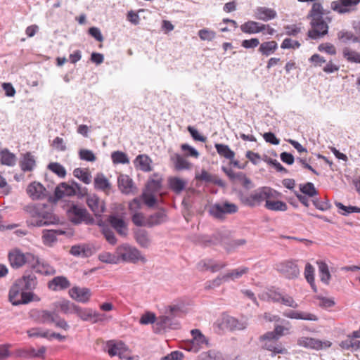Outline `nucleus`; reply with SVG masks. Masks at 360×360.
<instances>
[{
	"mask_svg": "<svg viewBox=\"0 0 360 360\" xmlns=\"http://www.w3.org/2000/svg\"><path fill=\"white\" fill-rule=\"evenodd\" d=\"M141 197L144 203L149 207L155 206V205L157 202V199L155 196V193L143 192Z\"/></svg>",
	"mask_w": 360,
	"mask_h": 360,
	"instance_id": "bf43d9fd",
	"label": "nucleus"
},
{
	"mask_svg": "<svg viewBox=\"0 0 360 360\" xmlns=\"http://www.w3.org/2000/svg\"><path fill=\"white\" fill-rule=\"evenodd\" d=\"M73 174L76 178L86 184H89L91 181V176L87 170H84L82 168H76L73 171Z\"/></svg>",
	"mask_w": 360,
	"mask_h": 360,
	"instance_id": "49530a36",
	"label": "nucleus"
},
{
	"mask_svg": "<svg viewBox=\"0 0 360 360\" xmlns=\"http://www.w3.org/2000/svg\"><path fill=\"white\" fill-rule=\"evenodd\" d=\"M303 264H305L304 270H314L310 263H304L303 261H288L285 263V270H295L302 268Z\"/></svg>",
	"mask_w": 360,
	"mask_h": 360,
	"instance_id": "c03bdc74",
	"label": "nucleus"
},
{
	"mask_svg": "<svg viewBox=\"0 0 360 360\" xmlns=\"http://www.w3.org/2000/svg\"><path fill=\"white\" fill-rule=\"evenodd\" d=\"M136 242L143 248H148L150 244V240L148 232L144 229H139L135 233Z\"/></svg>",
	"mask_w": 360,
	"mask_h": 360,
	"instance_id": "58836bf2",
	"label": "nucleus"
},
{
	"mask_svg": "<svg viewBox=\"0 0 360 360\" xmlns=\"http://www.w3.org/2000/svg\"><path fill=\"white\" fill-rule=\"evenodd\" d=\"M254 15L255 18L259 20L267 22L276 18L277 13L272 8L264 6H258L254 11Z\"/></svg>",
	"mask_w": 360,
	"mask_h": 360,
	"instance_id": "a211bd4d",
	"label": "nucleus"
},
{
	"mask_svg": "<svg viewBox=\"0 0 360 360\" xmlns=\"http://www.w3.org/2000/svg\"><path fill=\"white\" fill-rule=\"evenodd\" d=\"M187 182L177 176H170L168 178V185L169 188L176 194L181 193L186 186Z\"/></svg>",
	"mask_w": 360,
	"mask_h": 360,
	"instance_id": "bb28decb",
	"label": "nucleus"
},
{
	"mask_svg": "<svg viewBox=\"0 0 360 360\" xmlns=\"http://www.w3.org/2000/svg\"><path fill=\"white\" fill-rule=\"evenodd\" d=\"M313 205L316 207V208L321 210V211H326L330 209V204L328 200H320L318 198H314L312 200Z\"/></svg>",
	"mask_w": 360,
	"mask_h": 360,
	"instance_id": "69168bd1",
	"label": "nucleus"
},
{
	"mask_svg": "<svg viewBox=\"0 0 360 360\" xmlns=\"http://www.w3.org/2000/svg\"><path fill=\"white\" fill-rule=\"evenodd\" d=\"M279 303L283 304L285 306L296 309L299 307L297 302L289 295L282 294L281 301Z\"/></svg>",
	"mask_w": 360,
	"mask_h": 360,
	"instance_id": "6e6d98bb",
	"label": "nucleus"
},
{
	"mask_svg": "<svg viewBox=\"0 0 360 360\" xmlns=\"http://www.w3.org/2000/svg\"><path fill=\"white\" fill-rule=\"evenodd\" d=\"M26 192L32 200H43L49 195L46 188L41 183L37 181L30 183L27 187Z\"/></svg>",
	"mask_w": 360,
	"mask_h": 360,
	"instance_id": "9d476101",
	"label": "nucleus"
},
{
	"mask_svg": "<svg viewBox=\"0 0 360 360\" xmlns=\"http://www.w3.org/2000/svg\"><path fill=\"white\" fill-rule=\"evenodd\" d=\"M8 260L13 268L18 269L23 265L27 268L40 270L41 268H48V264L40 262L39 258L30 252L24 253L15 248L8 253Z\"/></svg>",
	"mask_w": 360,
	"mask_h": 360,
	"instance_id": "7ed1b4c3",
	"label": "nucleus"
},
{
	"mask_svg": "<svg viewBox=\"0 0 360 360\" xmlns=\"http://www.w3.org/2000/svg\"><path fill=\"white\" fill-rule=\"evenodd\" d=\"M276 192L270 187L263 186L250 193L240 190L237 196L243 205L253 208L259 206L266 198H273V193Z\"/></svg>",
	"mask_w": 360,
	"mask_h": 360,
	"instance_id": "20e7f679",
	"label": "nucleus"
},
{
	"mask_svg": "<svg viewBox=\"0 0 360 360\" xmlns=\"http://www.w3.org/2000/svg\"><path fill=\"white\" fill-rule=\"evenodd\" d=\"M23 210L31 217L27 221L31 226L41 227L59 223V218L48 204L30 203L25 205Z\"/></svg>",
	"mask_w": 360,
	"mask_h": 360,
	"instance_id": "f257e3e1",
	"label": "nucleus"
},
{
	"mask_svg": "<svg viewBox=\"0 0 360 360\" xmlns=\"http://www.w3.org/2000/svg\"><path fill=\"white\" fill-rule=\"evenodd\" d=\"M268 25L262 24L256 21L248 20L240 26V30L245 34H253L263 32Z\"/></svg>",
	"mask_w": 360,
	"mask_h": 360,
	"instance_id": "f3484780",
	"label": "nucleus"
},
{
	"mask_svg": "<svg viewBox=\"0 0 360 360\" xmlns=\"http://www.w3.org/2000/svg\"><path fill=\"white\" fill-rule=\"evenodd\" d=\"M86 203L96 216L101 215L105 210L103 202L95 195L89 197L86 200Z\"/></svg>",
	"mask_w": 360,
	"mask_h": 360,
	"instance_id": "5701e85b",
	"label": "nucleus"
},
{
	"mask_svg": "<svg viewBox=\"0 0 360 360\" xmlns=\"http://www.w3.org/2000/svg\"><path fill=\"white\" fill-rule=\"evenodd\" d=\"M118 187L124 194H129L134 188L133 180L127 175L120 174L117 178Z\"/></svg>",
	"mask_w": 360,
	"mask_h": 360,
	"instance_id": "393cba45",
	"label": "nucleus"
},
{
	"mask_svg": "<svg viewBox=\"0 0 360 360\" xmlns=\"http://www.w3.org/2000/svg\"><path fill=\"white\" fill-rule=\"evenodd\" d=\"M360 0H339L331 3V8L339 13H349L354 10V7L359 4Z\"/></svg>",
	"mask_w": 360,
	"mask_h": 360,
	"instance_id": "2eb2a0df",
	"label": "nucleus"
},
{
	"mask_svg": "<svg viewBox=\"0 0 360 360\" xmlns=\"http://www.w3.org/2000/svg\"><path fill=\"white\" fill-rule=\"evenodd\" d=\"M48 168L57 174L59 177L63 178L66 175L65 167L58 162H51L48 165Z\"/></svg>",
	"mask_w": 360,
	"mask_h": 360,
	"instance_id": "5fc2aeb1",
	"label": "nucleus"
},
{
	"mask_svg": "<svg viewBox=\"0 0 360 360\" xmlns=\"http://www.w3.org/2000/svg\"><path fill=\"white\" fill-rule=\"evenodd\" d=\"M214 147L217 153L224 158L232 160L235 158V153L233 151L228 145L223 143H216Z\"/></svg>",
	"mask_w": 360,
	"mask_h": 360,
	"instance_id": "f704fd0d",
	"label": "nucleus"
},
{
	"mask_svg": "<svg viewBox=\"0 0 360 360\" xmlns=\"http://www.w3.org/2000/svg\"><path fill=\"white\" fill-rule=\"evenodd\" d=\"M75 314L84 321H91L93 323H97L104 320L103 314H101L89 308H82L77 306Z\"/></svg>",
	"mask_w": 360,
	"mask_h": 360,
	"instance_id": "ddd939ff",
	"label": "nucleus"
},
{
	"mask_svg": "<svg viewBox=\"0 0 360 360\" xmlns=\"http://www.w3.org/2000/svg\"><path fill=\"white\" fill-rule=\"evenodd\" d=\"M198 36L202 40L212 41L216 37V33L208 29H202L198 31Z\"/></svg>",
	"mask_w": 360,
	"mask_h": 360,
	"instance_id": "052dcab7",
	"label": "nucleus"
},
{
	"mask_svg": "<svg viewBox=\"0 0 360 360\" xmlns=\"http://www.w3.org/2000/svg\"><path fill=\"white\" fill-rule=\"evenodd\" d=\"M323 9L320 3H314L307 18L311 20V30L308 32V37L316 39L328 33V26L323 20Z\"/></svg>",
	"mask_w": 360,
	"mask_h": 360,
	"instance_id": "f03ea898",
	"label": "nucleus"
},
{
	"mask_svg": "<svg viewBox=\"0 0 360 360\" xmlns=\"http://www.w3.org/2000/svg\"><path fill=\"white\" fill-rule=\"evenodd\" d=\"M70 286V281L64 276H56L48 283L49 288L53 291L65 290Z\"/></svg>",
	"mask_w": 360,
	"mask_h": 360,
	"instance_id": "b1692460",
	"label": "nucleus"
},
{
	"mask_svg": "<svg viewBox=\"0 0 360 360\" xmlns=\"http://www.w3.org/2000/svg\"><path fill=\"white\" fill-rule=\"evenodd\" d=\"M338 38L343 43H347L349 41L353 43H359V38L353 32L347 30H341L338 33Z\"/></svg>",
	"mask_w": 360,
	"mask_h": 360,
	"instance_id": "ea45409f",
	"label": "nucleus"
},
{
	"mask_svg": "<svg viewBox=\"0 0 360 360\" xmlns=\"http://www.w3.org/2000/svg\"><path fill=\"white\" fill-rule=\"evenodd\" d=\"M283 316L286 318L291 319H300L306 321H318L316 315L305 311H295V310H287L283 312Z\"/></svg>",
	"mask_w": 360,
	"mask_h": 360,
	"instance_id": "aec40b11",
	"label": "nucleus"
},
{
	"mask_svg": "<svg viewBox=\"0 0 360 360\" xmlns=\"http://www.w3.org/2000/svg\"><path fill=\"white\" fill-rule=\"evenodd\" d=\"M297 345L305 348L320 350L330 347L332 343L328 340L321 341L312 338L301 337L297 340Z\"/></svg>",
	"mask_w": 360,
	"mask_h": 360,
	"instance_id": "9b49d317",
	"label": "nucleus"
},
{
	"mask_svg": "<svg viewBox=\"0 0 360 360\" xmlns=\"http://www.w3.org/2000/svg\"><path fill=\"white\" fill-rule=\"evenodd\" d=\"M300 191L308 197H314L318 195L314 185L311 182H307L306 184H300L299 186Z\"/></svg>",
	"mask_w": 360,
	"mask_h": 360,
	"instance_id": "a18cd8bd",
	"label": "nucleus"
},
{
	"mask_svg": "<svg viewBox=\"0 0 360 360\" xmlns=\"http://www.w3.org/2000/svg\"><path fill=\"white\" fill-rule=\"evenodd\" d=\"M116 253L120 262L137 263L141 261L142 263L146 262V259L141 254V252L136 248L131 247L127 244L119 246Z\"/></svg>",
	"mask_w": 360,
	"mask_h": 360,
	"instance_id": "423d86ee",
	"label": "nucleus"
},
{
	"mask_svg": "<svg viewBox=\"0 0 360 360\" xmlns=\"http://www.w3.org/2000/svg\"><path fill=\"white\" fill-rule=\"evenodd\" d=\"M94 184L95 188L97 190L106 191L111 188V185L108 179L104 176L103 173H98L96 174L94 178Z\"/></svg>",
	"mask_w": 360,
	"mask_h": 360,
	"instance_id": "c756f323",
	"label": "nucleus"
},
{
	"mask_svg": "<svg viewBox=\"0 0 360 360\" xmlns=\"http://www.w3.org/2000/svg\"><path fill=\"white\" fill-rule=\"evenodd\" d=\"M150 158L147 155H139L135 160V163L139 165L141 170L143 172H150L152 168Z\"/></svg>",
	"mask_w": 360,
	"mask_h": 360,
	"instance_id": "e433bc0d",
	"label": "nucleus"
},
{
	"mask_svg": "<svg viewBox=\"0 0 360 360\" xmlns=\"http://www.w3.org/2000/svg\"><path fill=\"white\" fill-rule=\"evenodd\" d=\"M70 252L72 255L84 257L88 256L87 252L89 250H86L82 245H74L71 248Z\"/></svg>",
	"mask_w": 360,
	"mask_h": 360,
	"instance_id": "e2e57ef3",
	"label": "nucleus"
},
{
	"mask_svg": "<svg viewBox=\"0 0 360 360\" xmlns=\"http://www.w3.org/2000/svg\"><path fill=\"white\" fill-rule=\"evenodd\" d=\"M18 280H24V288H22V291H30L33 290L37 285L36 277L33 275H29L27 276H23L21 278H19Z\"/></svg>",
	"mask_w": 360,
	"mask_h": 360,
	"instance_id": "09e8293b",
	"label": "nucleus"
},
{
	"mask_svg": "<svg viewBox=\"0 0 360 360\" xmlns=\"http://www.w3.org/2000/svg\"><path fill=\"white\" fill-rule=\"evenodd\" d=\"M259 41L257 38H251L244 39L241 42V46L246 49H255L259 45Z\"/></svg>",
	"mask_w": 360,
	"mask_h": 360,
	"instance_id": "338daca9",
	"label": "nucleus"
},
{
	"mask_svg": "<svg viewBox=\"0 0 360 360\" xmlns=\"http://www.w3.org/2000/svg\"><path fill=\"white\" fill-rule=\"evenodd\" d=\"M270 198L265 200L264 207L271 211H286L288 210L287 204L281 200H270Z\"/></svg>",
	"mask_w": 360,
	"mask_h": 360,
	"instance_id": "72a5a7b5",
	"label": "nucleus"
},
{
	"mask_svg": "<svg viewBox=\"0 0 360 360\" xmlns=\"http://www.w3.org/2000/svg\"><path fill=\"white\" fill-rule=\"evenodd\" d=\"M100 261L105 263L108 264H118L119 258L117 257V254L116 252L115 254H111L110 252H103L101 253L98 256Z\"/></svg>",
	"mask_w": 360,
	"mask_h": 360,
	"instance_id": "603ef678",
	"label": "nucleus"
},
{
	"mask_svg": "<svg viewBox=\"0 0 360 360\" xmlns=\"http://www.w3.org/2000/svg\"><path fill=\"white\" fill-rule=\"evenodd\" d=\"M36 165L34 157L30 152L23 154L22 160L20 161V166L23 172H31Z\"/></svg>",
	"mask_w": 360,
	"mask_h": 360,
	"instance_id": "cd10ccee",
	"label": "nucleus"
},
{
	"mask_svg": "<svg viewBox=\"0 0 360 360\" xmlns=\"http://www.w3.org/2000/svg\"><path fill=\"white\" fill-rule=\"evenodd\" d=\"M184 354L179 351H174L162 358V360H182Z\"/></svg>",
	"mask_w": 360,
	"mask_h": 360,
	"instance_id": "774afa93",
	"label": "nucleus"
},
{
	"mask_svg": "<svg viewBox=\"0 0 360 360\" xmlns=\"http://www.w3.org/2000/svg\"><path fill=\"white\" fill-rule=\"evenodd\" d=\"M17 158L14 153L4 148L0 152V162L1 165L13 167L16 163Z\"/></svg>",
	"mask_w": 360,
	"mask_h": 360,
	"instance_id": "c85d7f7f",
	"label": "nucleus"
},
{
	"mask_svg": "<svg viewBox=\"0 0 360 360\" xmlns=\"http://www.w3.org/2000/svg\"><path fill=\"white\" fill-rule=\"evenodd\" d=\"M56 312L49 311L47 310H41L37 311L38 321L40 323H51L54 321Z\"/></svg>",
	"mask_w": 360,
	"mask_h": 360,
	"instance_id": "a19ab883",
	"label": "nucleus"
},
{
	"mask_svg": "<svg viewBox=\"0 0 360 360\" xmlns=\"http://www.w3.org/2000/svg\"><path fill=\"white\" fill-rule=\"evenodd\" d=\"M192 335L191 342L193 345V350L198 352L200 348L204 346L209 347V341L207 338L198 329H193L191 331Z\"/></svg>",
	"mask_w": 360,
	"mask_h": 360,
	"instance_id": "6ab92c4d",
	"label": "nucleus"
},
{
	"mask_svg": "<svg viewBox=\"0 0 360 360\" xmlns=\"http://www.w3.org/2000/svg\"><path fill=\"white\" fill-rule=\"evenodd\" d=\"M166 214L164 210H160L151 215L148 219L147 224L153 226L163 223L165 221Z\"/></svg>",
	"mask_w": 360,
	"mask_h": 360,
	"instance_id": "4c0bfd02",
	"label": "nucleus"
},
{
	"mask_svg": "<svg viewBox=\"0 0 360 360\" xmlns=\"http://www.w3.org/2000/svg\"><path fill=\"white\" fill-rule=\"evenodd\" d=\"M68 215L74 224H79L83 221L89 222L92 220L86 208L74 204L68 208Z\"/></svg>",
	"mask_w": 360,
	"mask_h": 360,
	"instance_id": "6e6552de",
	"label": "nucleus"
},
{
	"mask_svg": "<svg viewBox=\"0 0 360 360\" xmlns=\"http://www.w3.org/2000/svg\"><path fill=\"white\" fill-rule=\"evenodd\" d=\"M282 322L285 323L287 326L276 325L274 328V332L276 334L278 339L283 335L289 333V330L290 328V323L289 321L283 320Z\"/></svg>",
	"mask_w": 360,
	"mask_h": 360,
	"instance_id": "13d9d810",
	"label": "nucleus"
},
{
	"mask_svg": "<svg viewBox=\"0 0 360 360\" xmlns=\"http://www.w3.org/2000/svg\"><path fill=\"white\" fill-rule=\"evenodd\" d=\"M345 58L350 63H360V53L351 51L349 48H345L342 51Z\"/></svg>",
	"mask_w": 360,
	"mask_h": 360,
	"instance_id": "de8ad7c7",
	"label": "nucleus"
},
{
	"mask_svg": "<svg viewBox=\"0 0 360 360\" xmlns=\"http://www.w3.org/2000/svg\"><path fill=\"white\" fill-rule=\"evenodd\" d=\"M65 233V231L60 229L44 230L42 234L44 243L46 245H51L56 241L57 236L63 235Z\"/></svg>",
	"mask_w": 360,
	"mask_h": 360,
	"instance_id": "7c9ffc66",
	"label": "nucleus"
},
{
	"mask_svg": "<svg viewBox=\"0 0 360 360\" xmlns=\"http://www.w3.org/2000/svg\"><path fill=\"white\" fill-rule=\"evenodd\" d=\"M173 160L177 170L187 169L190 167V163L179 154H175Z\"/></svg>",
	"mask_w": 360,
	"mask_h": 360,
	"instance_id": "864d4df0",
	"label": "nucleus"
},
{
	"mask_svg": "<svg viewBox=\"0 0 360 360\" xmlns=\"http://www.w3.org/2000/svg\"><path fill=\"white\" fill-rule=\"evenodd\" d=\"M282 294L278 290L274 288L269 289L267 292H264L261 295V298L263 300H271L274 302H280Z\"/></svg>",
	"mask_w": 360,
	"mask_h": 360,
	"instance_id": "37998d69",
	"label": "nucleus"
},
{
	"mask_svg": "<svg viewBox=\"0 0 360 360\" xmlns=\"http://www.w3.org/2000/svg\"><path fill=\"white\" fill-rule=\"evenodd\" d=\"M179 328L178 322L170 316H160L155 322L154 330L156 333L166 329H177Z\"/></svg>",
	"mask_w": 360,
	"mask_h": 360,
	"instance_id": "4468645a",
	"label": "nucleus"
},
{
	"mask_svg": "<svg viewBox=\"0 0 360 360\" xmlns=\"http://www.w3.org/2000/svg\"><path fill=\"white\" fill-rule=\"evenodd\" d=\"M300 46V43L298 41L292 40L290 38H285L281 43V48L286 49H298Z\"/></svg>",
	"mask_w": 360,
	"mask_h": 360,
	"instance_id": "0e129e2a",
	"label": "nucleus"
},
{
	"mask_svg": "<svg viewBox=\"0 0 360 360\" xmlns=\"http://www.w3.org/2000/svg\"><path fill=\"white\" fill-rule=\"evenodd\" d=\"M24 280H16L11 287L8 298L13 305L26 304L32 301H39V298L31 291H22Z\"/></svg>",
	"mask_w": 360,
	"mask_h": 360,
	"instance_id": "39448f33",
	"label": "nucleus"
},
{
	"mask_svg": "<svg viewBox=\"0 0 360 360\" xmlns=\"http://www.w3.org/2000/svg\"><path fill=\"white\" fill-rule=\"evenodd\" d=\"M222 171L228 176L229 179L233 182H238L246 190L252 189L255 187V184L252 180L248 178L243 172H234L231 169L226 167H221Z\"/></svg>",
	"mask_w": 360,
	"mask_h": 360,
	"instance_id": "1a4fd4ad",
	"label": "nucleus"
},
{
	"mask_svg": "<svg viewBox=\"0 0 360 360\" xmlns=\"http://www.w3.org/2000/svg\"><path fill=\"white\" fill-rule=\"evenodd\" d=\"M245 271H232L224 275L219 276L215 279L209 281L205 283L206 289H213L219 286L222 283L229 281H234L242 276Z\"/></svg>",
	"mask_w": 360,
	"mask_h": 360,
	"instance_id": "f8f14e48",
	"label": "nucleus"
},
{
	"mask_svg": "<svg viewBox=\"0 0 360 360\" xmlns=\"http://www.w3.org/2000/svg\"><path fill=\"white\" fill-rule=\"evenodd\" d=\"M74 186H70L68 183L63 182L57 186L55 188L54 196L55 200H58L61 199L64 196H73L76 195V192L74 190Z\"/></svg>",
	"mask_w": 360,
	"mask_h": 360,
	"instance_id": "4be33fe9",
	"label": "nucleus"
},
{
	"mask_svg": "<svg viewBox=\"0 0 360 360\" xmlns=\"http://www.w3.org/2000/svg\"><path fill=\"white\" fill-rule=\"evenodd\" d=\"M225 266L223 262L212 259H205L198 263V268L202 270H220Z\"/></svg>",
	"mask_w": 360,
	"mask_h": 360,
	"instance_id": "473e14b6",
	"label": "nucleus"
},
{
	"mask_svg": "<svg viewBox=\"0 0 360 360\" xmlns=\"http://www.w3.org/2000/svg\"><path fill=\"white\" fill-rule=\"evenodd\" d=\"M111 158L114 164H127L129 162L127 154L122 151L112 153Z\"/></svg>",
	"mask_w": 360,
	"mask_h": 360,
	"instance_id": "3c124183",
	"label": "nucleus"
},
{
	"mask_svg": "<svg viewBox=\"0 0 360 360\" xmlns=\"http://www.w3.org/2000/svg\"><path fill=\"white\" fill-rule=\"evenodd\" d=\"M108 353L110 356H120L124 351V344L122 342L115 343L110 341L107 344Z\"/></svg>",
	"mask_w": 360,
	"mask_h": 360,
	"instance_id": "c9c22d12",
	"label": "nucleus"
},
{
	"mask_svg": "<svg viewBox=\"0 0 360 360\" xmlns=\"http://www.w3.org/2000/svg\"><path fill=\"white\" fill-rule=\"evenodd\" d=\"M53 305L65 314H75L77 307V305L67 300L56 302Z\"/></svg>",
	"mask_w": 360,
	"mask_h": 360,
	"instance_id": "2f4dec72",
	"label": "nucleus"
},
{
	"mask_svg": "<svg viewBox=\"0 0 360 360\" xmlns=\"http://www.w3.org/2000/svg\"><path fill=\"white\" fill-rule=\"evenodd\" d=\"M109 223L111 226L121 236H126L127 235V224L122 218L116 215H110L108 218Z\"/></svg>",
	"mask_w": 360,
	"mask_h": 360,
	"instance_id": "412c9836",
	"label": "nucleus"
},
{
	"mask_svg": "<svg viewBox=\"0 0 360 360\" xmlns=\"http://www.w3.org/2000/svg\"><path fill=\"white\" fill-rule=\"evenodd\" d=\"M263 347L269 351H271L274 353V354H285L287 353V350L282 347L281 345H274L273 342H266L263 345Z\"/></svg>",
	"mask_w": 360,
	"mask_h": 360,
	"instance_id": "4d7b16f0",
	"label": "nucleus"
},
{
	"mask_svg": "<svg viewBox=\"0 0 360 360\" xmlns=\"http://www.w3.org/2000/svg\"><path fill=\"white\" fill-rule=\"evenodd\" d=\"M79 158L88 162H94L96 160V156L94 153L88 149H81L79 152Z\"/></svg>",
	"mask_w": 360,
	"mask_h": 360,
	"instance_id": "680f3d73",
	"label": "nucleus"
},
{
	"mask_svg": "<svg viewBox=\"0 0 360 360\" xmlns=\"http://www.w3.org/2000/svg\"><path fill=\"white\" fill-rule=\"evenodd\" d=\"M278 49V44L276 41H267L259 44L258 52L263 56L268 57L274 53Z\"/></svg>",
	"mask_w": 360,
	"mask_h": 360,
	"instance_id": "a878e982",
	"label": "nucleus"
},
{
	"mask_svg": "<svg viewBox=\"0 0 360 360\" xmlns=\"http://www.w3.org/2000/svg\"><path fill=\"white\" fill-rule=\"evenodd\" d=\"M335 206L339 210V213L342 215L347 216L351 213H360V207L356 206H345L340 202H335Z\"/></svg>",
	"mask_w": 360,
	"mask_h": 360,
	"instance_id": "79ce46f5",
	"label": "nucleus"
},
{
	"mask_svg": "<svg viewBox=\"0 0 360 360\" xmlns=\"http://www.w3.org/2000/svg\"><path fill=\"white\" fill-rule=\"evenodd\" d=\"M146 187L148 193H155L159 192L162 188V179H150L147 182Z\"/></svg>",
	"mask_w": 360,
	"mask_h": 360,
	"instance_id": "8fccbe9b",
	"label": "nucleus"
},
{
	"mask_svg": "<svg viewBox=\"0 0 360 360\" xmlns=\"http://www.w3.org/2000/svg\"><path fill=\"white\" fill-rule=\"evenodd\" d=\"M238 211V206L228 201L221 203H215L210 206L209 210L210 214L218 219H222L226 214H235Z\"/></svg>",
	"mask_w": 360,
	"mask_h": 360,
	"instance_id": "0eeeda50",
	"label": "nucleus"
},
{
	"mask_svg": "<svg viewBox=\"0 0 360 360\" xmlns=\"http://www.w3.org/2000/svg\"><path fill=\"white\" fill-rule=\"evenodd\" d=\"M69 295L73 300L82 303L87 302L91 295L89 288H81L79 287H73L71 288L69 290Z\"/></svg>",
	"mask_w": 360,
	"mask_h": 360,
	"instance_id": "dca6fc26",
	"label": "nucleus"
}]
</instances>
